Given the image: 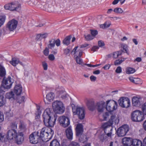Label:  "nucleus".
<instances>
[{"instance_id":"4be33fe9","label":"nucleus","mask_w":146,"mask_h":146,"mask_svg":"<svg viewBox=\"0 0 146 146\" xmlns=\"http://www.w3.org/2000/svg\"><path fill=\"white\" fill-rule=\"evenodd\" d=\"M65 132L67 138L69 140H72L73 138V133L70 127L66 129Z\"/></svg>"},{"instance_id":"6ab92c4d","label":"nucleus","mask_w":146,"mask_h":146,"mask_svg":"<svg viewBox=\"0 0 146 146\" xmlns=\"http://www.w3.org/2000/svg\"><path fill=\"white\" fill-rule=\"evenodd\" d=\"M133 139L130 137H125L122 139V143L125 146H130L132 145Z\"/></svg>"},{"instance_id":"bf43d9fd","label":"nucleus","mask_w":146,"mask_h":146,"mask_svg":"<svg viewBox=\"0 0 146 146\" xmlns=\"http://www.w3.org/2000/svg\"><path fill=\"white\" fill-rule=\"evenodd\" d=\"M17 127V124L15 123H12L11 125V127L12 129H15Z\"/></svg>"},{"instance_id":"de8ad7c7","label":"nucleus","mask_w":146,"mask_h":146,"mask_svg":"<svg viewBox=\"0 0 146 146\" xmlns=\"http://www.w3.org/2000/svg\"><path fill=\"white\" fill-rule=\"evenodd\" d=\"M133 83L135 84H141L142 83V82L140 78H135Z\"/></svg>"},{"instance_id":"a18cd8bd","label":"nucleus","mask_w":146,"mask_h":146,"mask_svg":"<svg viewBox=\"0 0 146 146\" xmlns=\"http://www.w3.org/2000/svg\"><path fill=\"white\" fill-rule=\"evenodd\" d=\"M125 58H123V60H120L119 59L116 60L114 61V64L115 66H117L120 64L123 61Z\"/></svg>"},{"instance_id":"e433bc0d","label":"nucleus","mask_w":146,"mask_h":146,"mask_svg":"<svg viewBox=\"0 0 146 146\" xmlns=\"http://www.w3.org/2000/svg\"><path fill=\"white\" fill-rule=\"evenodd\" d=\"M49 146H60V145L57 140H54L50 143Z\"/></svg>"},{"instance_id":"1a4fd4ad","label":"nucleus","mask_w":146,"mask_h":146,"mask_svg":"<svg viewBox=\"0 0 146 146\" xmlns=\"http://www.w3.org/2000/svg\"><path fill=\"white\" fill-rule=\"evenodd\" d=\"M129 130L128 126L125 125L118 128L116 132L118 136L122 137L125 136Z\"/></svg>"},{"instance_id":"dca6fc26","label":"nucleus","mask_w":146,"mask_h":146,"mask_svg":"<svg viewBox=\"0 0 146 146\" xmlns=\"http://www.w3.org/2000/svg\"><path fill=\"white\" fill-rule=\"evenodd\" d=\"M106 106L105 102L103 101H101L98 103L95 107L97 109L98 112H102L106 109Z\"/></svg>"},{"instance_id":"f704fd0d","label":"nucleus","mask_w":146,"mask_h":146,"mask_svg":"<svg viewBox=\"0 0 146 146\" xmlns=\"http://www.w3.org/2000/svg\"><path fill=\"white\" fill-rule=\"evenodd\" d=\"M79 139L80 141L82 143H84V142L87 141L88 139L86 135H82V134L80 135Z\"/></svg>"},{"instance_id":"f3484780","label":"nucleus","mask_w":146,"mask_h":146,"mask_svg":"<svg viewBox=\"0 0 146 146\" xmlns=\"http://www.w3.org/2000/svg\"><path fill=\"white\" fill-rule=\"evenodd\" d=\"M24 134L21 132H19L17 134L15 139L17 144H21L24 141Z\"/></svg>"},{"instance_id":"6e6552de","label":"nucleus","mask_w":146,"mask_h":146,"mask_svg":"<svg viewBox=\"0 0 146 146\" xmlns=\"http://www.w3.org/2000/svg\"><path fill=\"white\" fill-rule=\"evenodd\" d=\"M119 105L123 108H127L130 106L129 99L127 97H121L118 100Z\"/></svg>"},{"instance_id":"4468645a","label":"nucleus","mask_w":146,"mask_h":146,"mask_svg":"<svg viewBox=\"0 0 146 146\" xmlns=\"http://www.w3.org/2000/svg\"><path fill=\"white\" fill-rule=\"evenodd\" d=\"M104 123L102 125V127L104 128V133L106 134L108 137L111 136L112 134L111 131L112 130V128L111 127L112 125H108L107 126H104Z\"/></svg>"},{"instance_id":"864d4df0","label":"nucleus","mask_w":146,"mask_h":146,"mask_svg":"<svg viewBox=\"0 0 146 146\" xmlns=\"http://www.w3.org/2000/svg\"><path fill=\"white\" fill-rule=\"evenodd\" d=\"M121 47H122L123 50H121L123 52H126L127 54H128L127 50V45L126 44L122 45Z\"/></svg>"},{"instance_id":"a19ab883","label":"nucleus","mask_w":146,"mask_h":146,"mask_svg":"<svg viewBox=\"0 0 146 146\" xmlns=\"http://www.w3.org/2000/svg\"><path fill=\"white\" fill-rule=\"evenodd\" d=\"M50 129L51 131V133H50V134H49L48 132H46V135H47L46 136L47 137V139H48V140L46 141V142L50 139L52 137V134L53 133V132L52 131V130L51 129ZM46 139H47V138H46Z\"/></svg>"},{"instance_id":"2f4dec72","label":"nucleus","mask_w":146,"mask_h":146,"mask_svg":"<svg viewBox=\"0 0 146 146\" xmlns=\"http://www.w3.org/2000/svg\"><path fill=\"white\" fill-rule=\"evenodd\" d=\"M6 102V100L3 95H0V107L3 106Z\"/></svg>"},{"instance_id":"09e8293b","label":"nucleus","mask_w":146,"mask_h":146,"mask_svg":"<svg viewBox=\"0 0 146 146\" xmlns=\"http://www.w3.org/2000/svg\"><path fill=\"white\" fill-rule=\"evenodd\" d=\"M81 57L77 56L75 57V60L77 63L78 64H80L82 62V60L80 58Z\"/></svg>"},{"instance_id":"c85d7f7f","label":"nucleus","mask_w":146,"mask_h":146,"mask_svg":"<svg viewBox=\"0 0 146 146\" xmlns=\"http://www.w3.org/2000/svg\"><path fill=\"white\" fill-rule=\"evenodd\" d=\"M71 36H68L66 37L63 40V44L66 45H68L70 43Z\"/></svg>"},{"instance_id":"473e14b6","label":"nucleus","mask_w":146,"mask_h":146,"mask_svg":"<svg viewBox=\"0 0 146 146\" xmlns=\"http://www.w3.org/2000/svg\"><path fill=\"white\" fill-rule=\"evenodd\" d=\"M46 37V35L44 34H39L37 35L36 38V40L38 41Z\"/></svg>"},{"instance_id":"e2e57ef3","label":"nucleus","mask_w":146,"mask_h":146,"mask_svg":"<svg viewBox=\"0 0 146 146\" xmlns=\"http://www.w3.org/2000/svg\"><path fill=\"white\" fill-rule=\"evenodd\" d=\"M4 120L3 115L2 113L0 112V122L3 121Z\"/></svg>"},{"instance_id":"603ef678","label":"nucleus","mask_w":146,"mask_h":146,"mask_svg":"<svg viewBox=\"0 0 146 146\" xmlns=\"http://www.w3.org/2000/svg\"><path fill=\"white\" fill-rule=\"evenodd\" d=\"M68 146H80V145L77 142L72 141L70 142Z\"/></svg>"},{"instance_id":"cd10ccee","label":"nucleus","mask_w":146,"mask_h":146,"mask_svg":"<svg viewBox=\"0 0 146 146\" xmlns=\"http://www.w3.org/2000/svg\"><path fill=\"white\" fill-rule=\"evenodd\" d=\"M54 98V94L52 92H50L46 95V99L49 102L52 101Z\"/></svg>"},{"instance_id":"13d9d810","label":"nucleus","mask_w":146,"mask_h":146,"mask_svg":"<svg viewBox=\"0 0 146 146\" xmlns=\"http://www.w3.org/2000/svg\"><path fill=\"white\" fill-rule=\"evenodd\" d=\"M115 72L117 73H120L122 72L121 68L120 66H118L115 70Z\"/></svg>"},{"instance_id":"a211bd4d","label":"nucleus","mask_w":146,"mask_h":146,"mask_svg":"<svg viewBox=\"0 0 146 146\" xmlns=\"http://www.w3.org/2000/svg\"><path fill=\"white\" fill-rule=\"evenodd\" d=\"M76 136L79 137L82 134L83 132V125L81 124H77L76 128Z\"/></svg>"},{"instance_id":"9d476101","label":"nucleus","mask_w":146,"mask_h":146,"mask_svg":"<svg viewBox=\"0 0 146 146\" xmlns=\"http://www.w3.org/2000/svg\"><path fill=\"white\" fill-rule=\"evenodd\" d=\"M13 82V79L11 78V77L8 76L7 78H3L1 84L7 89H9L11 88Z\"/></svg>"},{"instance_id":"5701e85b","label":"nucleus","mask_w":146,"mask_h":146,"mask_svg":"<svg viewBox=\"0 0 146 146\" xmlns=\"http://www.w3.org/2000/svg\"><path fill=\"white\" fill-rule=\"evenodd\" d=\"M22 91V88L21 85L18 84L14 88V92L17 95H20Z\"/></svg>"},{"instance_id":"4c0bfd02","label":"nucleus","mask_w":146,"mask_h":146,"mask_svg":"<svg viewBox=\"0 0 146 146\" xmlns=\"http://www.w3.org/2000/svg\"><path fill=\"white\" fill-rule=\"evenodd\" d=\"M141 110L142 113L144 116L146 115V103H144L142 106Z\"/></svg>"},{"instance_id":"5fc2aeb1","label":"nucleus","mask_w":146,"mask_h":146,"mask_svg":"<svg viewBox=\"0 0 146 146\" xmlns=\"http://www.w3.org/2000/svg\"><path fill=\"white\" fill-rule=\"evenodd\" d=\"M109 115V113L108 112H106L103 115L104 120H106L107 118H108Z\"/></svg>"},{"instance_id":"7ed1b4c3","label":"nucleus","mask_w":146,"mask_h":146,"mask_svg":"<svg viewBox=\"0 0 146 146\" xmlns=\"http://www.w3.org/2000/svg\"><path fill=\"white\" fill-rule=\"evenodd\" d=\"M53 111L56 113L62 114L65 110L64 104L60 101L56 100L52 104Z\"/></svg>"},{"instance_id":"4d7b16f0","label":"nucleus","mask_w":146,"mask_h":146,"mask_svg":"<svg viewBox=\"0 0 146 146\" xmlns=\"http://www.w3.org/2000/svg\"><path fill=\"white\" fill-rule=\"evenodd\" d=\"M48 58L50 61H53L55 59V57L53 54H51L48 56Z\"/></svg>"},{"instance_id":"774afa93","label":"nucleus","mask_w":146,"mask_h":146,"mask_svg":"<svg viewBox=\"0 0 146 146\" xmlns=\"http://www.w3.org/2000/svg\"><path fill=\"white\" fill-rule=\"evenodd\" d=\"M64 93L62 94L60 97L62 98V99H65L66 98L67 94L66 92H64Z\"/></svg>"},{"instance_id":"412c9836","label":"nucleus","mask_w":146,"mask_h":146,"mask_svg":"<svg viewBox=\"0 0 146 146\" xmlns=\"http://www.w3.org/2000/svg\"><path fill=\"white\" fill-rule=\"evenodd\" d=\"M55 46V39L52 38L49 40L47 46L48 48H46V53H48L49 52V48L52 49V48H53Z\"/></svg>"},{"instance_id":"f257e3e1","label":"nucleus","mask_w":146,"mask_h":146,"mask_svg":"<svg viewBox=\"0 0 146 146\" xmlns=\"http://www.w3.org/2000/svg\"><path fill=\"white\" fill-rule=\"evenodd\" d=\"M46 128H43L40 131V133L38 131L34 132L31 133L29 136V139L30 142L32 144H35L39 141L45 143V139L44 138Z\"/></svg>"},{"instance_id":"72a5a7b5","label":"nucleus","mask_w":146,"mask_h":146,"mask_svg":"<svg viewBox=\"0 0 146 146\" xmlns=\"http://www.w3.org/2000/svg\"><path fill=\"white\" fill-rule=\"evenodd\" d=\"M6 97L7 98L9 99L11 98L15 99L14 94L13 91L7 93L6 94Z\"/></svg>"},{"instance_id":"0eeeda50","label":"nucleus","mask_w":146,"mask_h":146,"mask_svg":"<svg viewBox=\"0 0 146 146\" xmlns=\"http://www.w3.org/2000/svg\"><path fill=\"white\" fill-rule=\"evenodd\" d=\"M117 106V103L115 101L108 100L106 101V109L109 111H112L116 109Z\"/></svg>"},{"instance_id":"a878e982","label":"nucleus","mask_w":146,"mask_h":146,"mask_svg":"<svg viewBox=\"0 0 146 146\" xmlns=\"http://www.w3.org/2000/svg\"><path fill=\"white\" fill-rule=\"evenodd\" d=\"M132 143L133 146H142V144L141 140L136 139H133Z\"/></svg>"},{"instance_id":"20e7f679","label":"nucleus","mask_w":146,"mask_h":146,"mask_svg":"<svg viewBox=\"0 0 146 146\" xmlns=\"http://www.w3.org/2000/svg\"><path fill=\"white\" fill-rule=\"evenodd\" d=\"M72 111L74 115H77L80 119H84L85 117V111L83 108L76 106L74 104L71 105Z\"/></svg>"},{"instance_id":"052dcab7","label":"nucleus","mask_w":146,"mask_h":146,"mask_svg":"<svg viewBox=\"0 0 146 146\" xmlns=\"http://www.w3.org/2000/svg\"><path fill=\"white\" fill-rule=\"evenodd\" d=\"M98 44L99 46L102 47L105 45L104 42L101 40L99 41L98 42Z\"/></svg>"},{"instance_id":"79ce46f5","label":"nucleus","mask_w":146,"mask_h":146,"mask_svg":"<svg viewBox=\"0 0 146 146\" xmlns=\"http://www.w3.org/2000/svg\"><path fill=\"white\" fill-rule=\"evenodd\" d=\"M40 107L39 106H37V111L36 112L35 114L36 115V118H38L40 117V115L41 113V112L40 110Z\"/></svg>"},{"instance_id":"6e6d98bb","label":"nucleus","mask_w":146,"mask_h":146,"mask_svg":"<svg viewBox=\"0 0 146 146\" xmlns=\"http://www.w3.org/2000/svg\"><path fill=\"white\" fill-rule=\"evenodd\" d=\"M56 44V45L57 46H59L60 45V41L58 38L56 40L55 39V44Z\"/></svg>"},{"instance_id":"9b49d317","label":"nucleus","mask_w":146,"mask_h":146,"mask_svg":"<svg viewBox=\"0 0 146 146\" xmlns=\"http://www.w3.org/2000/svg\"><path fill=\"white\" fill-rule=\"evenodd\" d=\"M58 120L60 124L64 127L68 126L70 123V120L69 118L64 116L60 117Z\"/></svg>"},{"instance_id":"338daca9","label":"nucleus","mask_w":146,"mask_h":146,"mask_svg":"<svg viewBox=\"0 0 146 146\" xmlns=\"http://www.w3.org/2000/svg\"><path fill=\"white\" fill-rule=\"evenodd\" d=\"M20 98L21 100L20 101H19L17 102L19 104L21 103L22 102H24L25 97L24 96H22Z\"/></svg>"},{"instance_id":"bb28decb","label":"nucleus","mask_w":146,"mask_h":146,"mask_svg":"<svg viewBox=\"0 0 146 146\" xmlns=\"http://www.w3.org/2000/svg\"><path fill=\"white\" fill-rule=\"evenodd\" d=\"M87 106L89 110L93 111L95 107L94 102L88 101L87 104Z\"/></svg>"},{"instance_id":"393cba45","label":"nucleus","mask_w":146,"mask_h":146,"mask_svg":"<svg viewBox=\"0 0 146 146\" xmlns=\"http://www.w3.org/2000/svg\"><path fill=\"white\" fill-rule=\"evenodd\" d=\"M78 47V46L75 47L74 48L72 51V53L74 52V54H75L74 57H76L77 56L81 57L82 55V50L79 49L78 50H76L77 48Z\"/></svg>"},{"instance_id":"ddd939ff","label":"nucleus","mask_w":146,"mask_h":146,"mask_svg":"<svg viewBox=\"0 0 146 146\" xmlns=\"http://www.w3.org/2000/svg\"><path fill=\"white\" fill-rule=\"evenodd\" d=\"M18 134L16 130L11 129L8 131L6 136L7 139L8 140H11L15 139Z\"/></svg>"},{"instance_id":"37998d69","label":"nucleus","mask_w":146,"mask_h":146,"mask_svg":"<svg viewBox=\"0 0 146 146\" xmlns=\"http://www.w3.org/2000/svg\"><path fill=\"white\" fill-rule=\"evenodd\" d=\"M90 33L92 36H93L94 38L98 34V32L97 30L91 29L90 30Z\"/></svg>"},{"instance_id":"39448f33","label":"nucleus","mask_w":146,"mask_h":146,"mask_svg":"<svg viewBox=\"0 0 146 146\" xmlns=\"http://www.w3.org/2000/svg\"><path fill=\"white\" fill-rule=\"evenodd\" d=\"M143 116L141 111L137 110L131 113V119L134 122H140L143 120Z\"/></svg>"},{"instance_id":"3c124183","label":"nucleus","mask_w":146,"mask_h":146,"mask_svg":"<svg viewBox=\"0 0 146 146\" xmlns=\"http://www.w3.org/2000/svg\"><path fill=\"white\" fill-rule=\"evenodd\" d=\"M5 20V17L4 16H0V27L4 23Z\"/></svg>"},{"instance_id":"b1692460","label":"nucleus","mask_w":146,"mask_h":146,"mask_svg":"<svg viewBox=\"0 0 146 146\" xmlns=\"http://www.w3.org/2000/svg\"><path fill=\"white\" fill-rule=\"evenodd\" d=\"M19 128L21 132L22 133L24 132L27 129V125L24 121H21L19 123Z\"/></svg>"},{"instance_id":"c9c22d12","label":"nucleus","mask_w":146,"mask_h":146,"mask_svg":"<svg viewBox=\"0 0 146 146\" xmlns=\"http://www.w3.org/2000/svg\"><path fill=\"white\" fill-rule=\"evenodd\" d=\"M69 143V141L66 139H62L61 144V146H67Z\"/></svg>"},{"instance_id":"680f3d73","label":"nucleus","mask_w":146,"mask_h":146,"mask_svg":"<svg viewBox=\"0 0 146 146\" xmlns=\"http://www.w3.org/2000/svg\"><path fill=\"white\" fill-rule=\"evenodd\" d=\"M90 79L92 81L94 82L96 80V78L94 76H91L90 77Z\"/></svg>"},{"instance_id":"aec40b11","label":"nucleus","mask_w":146,"mask_h":146,"mask_svg":"<svg viewBox=\"0 0 146 146\" xmlns=\"http://www.w3.org/2000/svg\"><path fill=\"white\" fill-rule=\"evenodd\" d=\"M141 98L134 96L132 98V104L133 106L139 107L141 105Z\"/></svg>"},{"instance_id":"c03bdc74","label":"nucleus","mask_w":146,"mask_h":146,"mask_svg":"<svg viewBox=\"0 0 146 146\" xmlns=\"http://www.w3.org/2000/svg\"><path fill=\"white\" fill-rule=\"evenodd\" d=\"M113 11L116 13H122L123 11L120 8H116L113 10Z\"/></svg>"},{"instance_id":"7c9ffc66","label":"nucleus","mask_w":146,"mask_h":146,"mask_svg":"<svg viewBox=\"0 0 146 146\" xmlns=\"http://www.w3.org/2000/svg\"><path fill=\"white\" fill-rule=\"evenodd\" d=\"M6 72L4 68L0 64V76L2 77L5 76L6 75Z\"/></svg>"},{"instance_id":"8fccbe9b","label":"nucleus","mask_w":146,"mask_h":146,"mask_svg":"<svg viewBox=\"0 0 146 146\" xmlns=\"http://www.w3.org/2000/svg\"><path fill=\"white\" fill-rule=\"evenodd\" d=\"M106 134L104 133H103L101 134L99 138L101 141H103L104 140L106 139L107 137Z\"/></svg>"},{"instance_id":"69168bd1","label":"nucleus","mask_w":146,"mask_h":146,"mask_svg":"<svg viewBox=\"0 0 146 146\" xmlns=\"http://www.w3.org/2000/svg\"><path fill=\"white\" fill-rule=\"evenodd\" d=\"M117 145L116 142L111 141L110 143L109 146H117Z\"/></svg>"},{"instance_id":"0e129e2a","label":"nucleus","mask_w":146,"mask_h":146,"mask_svg":"<svg viewBox=\"0 0 146 146\" xmlns=\"http://www.w3.org/2000/svg\"><path fill=\"white\" fill-rule=\"evenodd\" d=\"M112 56L114 58H116L118 57L117 53V52H114L112 54Z\"/></svg>"},{"instance_id":"f03ea898","label":"nucleus","mask_w":146,"mask_h":146,"mask_svg":"<svg viewBox=\"0 0 146 146\" xmlns=\"http://www.w3.org/2000/svg\"><path fill=\"white\" fill-rule=\"evenodd\" d=\"M53 110L52 108H47L46 109V126L52 127L54 126L56 120V118H53Z\"/></svg>"},{"instance_id":"423d86ee","label":"nucleus","mask_w":146,"mask_h":146,"mask_svg":"<svg viewBox=\"0 0 146 146\" xmlns=\"http://www.w3.org/2000/svg\"><path fill=\"white\" fill-rule=\"evenodd\" d=\"M4 7L6 10L12 11H17L19 10L21 5L17 2H13L5 5Z\"/></svg>"},{"instance_id":"58836bf2","label":"nucleus","mask_w":146,"mask_h":146,"mask_svg":"<svg viewBox=\"0 0 146 146\" xmlns=\"http://www.w3.org/2000/svg\"><path fill=\"white\" fill-rule=\"evenodd\" d=\"M84 37L86 40L87 41L92 40L94 38L93 36L89 34L87 35H84Z\"/></svg>"},{"instance_id":"49530a36","label":"nucleus","mask_w":146,"mask_h":146,"mask_svg":"<svg viewBox=\"0 0 146 146\" xmlns=\"http://www.w3.org/2000/svg\"><path fill=\"white\" fill-rule=\"evenodd\" d=\"M6 89H7L4 86H2V84H1V86L0 87V95H3L4 94L5 92V90Z\"/></svg>"},{"instance_id":"2eb2a0df","label":"nucleus","mask_w":146,"mask_h":146,"mask_svg":"<svg viewBox=\"0 0 146 146\" xmlns=\"http://www.w3.org/2000/svg\"><path fill=\"white\" fill-rule=\"evenodd\" d=\"M117 118L115 115H111L109 121L104 123V126H107L108 125H112L114 123L115 124L118 123L117 121Z\"/></svg>"},{"instance_id":"f8f14e48","label":"nucleus","mask_w":146,"mask_h":146,"mask_svg":"<svg viewBox=\"0 0 146 146\" xmlns=\"http://www.w3.org/2000/svg\"><path fill=\"white\" fill-rule=\"evenodd\" d=\"M18 24L17 21L15 19H12L9 21L7 24L6 28L10 31H13L17 27Z\"/></svg>"},{"instance_id":"ea45409f","label":"nucleus","mask_w":146,"mask_h":146,"mask_svg":"<svg viewBox=\"0 0 146 146\" xmlns=\"http://www.w3.org/2000/svg\"><path fill=\"white\" fill-rule=\"evenodd\" d=\"M135 70L134 69L132 68H128L126 70V73L127 74H132L134 73L135 72Z\"/></svg>"},{"instance_id":"c756f323","label":"nucleus","mask_w":146,"mask_h":146,"mask_svg":"<svg viewBox=\"0 0 146 146\" xmlns=\"http://www.w3.org/2000/svg\"><path fill=\"white\" fill-rule=\"evenodd\" d=\"M19 60L15 58H12L11 61H10V63L14 66L19 63Z\"/></svg>"}]
</instances>
